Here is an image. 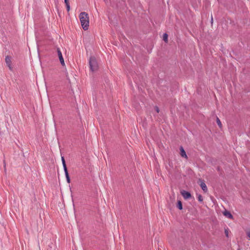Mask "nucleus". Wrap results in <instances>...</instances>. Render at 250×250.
Segmentation results:
<instances>
[{"label":"nucleus","mask_w":250,"mask_h":250,"mask_svg":"<svg viewBox=\"0 0 250 250\" xmlns=\"http://www.w3.org/2000/svg\"><path fill=\"white\" fill-rule=\"evenodd\" d=\"M81 25L84 30H86L89 26V17L87 13L81 12L79 15Z\"/></svg>","instance_id":"f257e3e1"},{"label":"nucleus","mask_w":250,"mask_h":250,"mask_svg":"<svg viewBox=\"0 0 250 250\" xmlns=\"http://www.w3.org/2000/svg\"><path fill=\"white\" fill-rule=\"evenodd\" d=\"M90 69L91 71H96L98 69L99 66L96 59L94 56H91L89 60Z\"/></svg>","instance_id":"f03ea898"},{"label":"nucleus","mask_w":250,"mask_h":250,"mask_svg":"<svg viewBox=\"0 0 250 250\" xmlns=\"http://www.w3.org/2000/svg\"><path fill=\"white\" fill-rule=\"evenodd\" d=\"M180 193L184 198L186 200L190 199L192 197L191 193L189 191L182 190L180 191Z\"/></svg>","instance_id":"7ed1b4c3"},{"label":"nucleus","mask_w":250,"mask_h":250,"mask_svg":"<svg viewBox=\"0 0 250 250\" xmlns=\"http://www.w3.org/2000/svg\"><path fill=\"white\" fill-rule=\"evenodd\" d=\"M57 53H58V57H59V60H60L61 64L62 66H64L65 65L64 61L62 52L59 48H57Z\"/></svg>","instance_id":"20e7f679"},{"label":"nucleus","mask_w":250,"mask_h":250,"mask_svg":"<svg viewBox=\"0 0 250 250\" xmlns=\"http://www.w3.org/2000/svg\"><path fill=\"white\" fill-rule=\"evenodd\" d=\"M5 62L8 66V67L9 68L10 70H12V62H11V57L10 56H6L5 57Z\"/></svg>","instance_id":"39448f33"},{"label":"nucleus","mask_w":250,"mask_h":250,"mask_svg":"<svg viewBox=\"0 0 250 250\" xmlns=\"http://www.w3.org/2000/svg\"><path fill=\"white\" fill-rule=\"evenodd\" d=\"M223 215L228 218L233 219V217L230 211L226 209L223 212Z\"/></svg>","instance_id":"423d86ee"},{"label":"nucleus","mask_w":250,"mask_h":250,"mask_svg":"<svg viewBox=\"0 0 250 250\" xmlns=\"http://www.w3.org/2000/svg\"><path fill=\"white\" fill-rule=\"evenodd\" d=\"M199 181L201 182V183L200 184L201 188L204 192H206L208 191V188L206 186V184H205L204 181L201 179H199Z\"/></svg>","instance_id":"0eeeda50"},{"label":"nucleus","mask_w":250,"mask_h":250,"mask_svg":"<svg viewBox=\"0 0 250 250\" xmlns=\"http://www.w3.org/2000/svg\"><path fill=\"white\" fill-rule=\"evenodd\" d=\"M180 155L182 157L187 159L188 156L186 154L185 150H184L183 146H181L180 147Z\"/></svg>","instance_id":"6e6552de"},{"label":"nucleus","mask_w":250,"mask_h":250,"mask_svg":"<svg viewBox=\"0 0 250 250\" xmlns=\"http://www.w3.org/2000/svg\"><path fill=\"white\" fill-rule=\"evenodd\" d=\"M64 173H65V177H66V181L68 183H70V176H69V173H68V170H67V168H66L65 169H64Z\"/></svg>","instance_id":"1a4fd4ad"},{"label":"nucleus","mask_w":250,"mask_h":250,"mask_svg":"<svg viewBox=\"0 0 250 250\" xmlns=\"http://www.w3.org/2000/svg\"><path fill=\"white\" fill-rule=\"evenodd\" d=\"M176 207L179 210L183 209L182 203L180 200L177 201Z\"/></svg>","instance_id":"9d476101"},{"label":"nucleus","mask_w":250,"mask_h":250,"mask_svg":"<svg viewBox=\"0 0 250 250\" xmlns=\"http://www.w3.org/2000/svg\"><path fill=\"white\" fill-rule=\"evenodd\" d=\"M61 159H62V162L63 169L67 168V167H66V163H65V161L64 157L63 156H62Z\"/></svg>","instance_id":"9b49d317"},{"label":"nucleus","mask_w":250,"mask_h":250,"mask_svg":"<svg viewBox=\"0 0 250 250\" xmlns=\"http://www.w3.org/2000/svg\"><path fill=\"white\" fill-rule=\"evenodd\" d=\"M163 40L167 42H168V35L167 33H164L163 36Z\"/></svg>","instance_id":"f8f14e48"},{"label":"nucleus","mask_w":250,"mask_h":250,"mask_svg":"<svg viewBox=\"0 0 250 250\" xmlns=\"http://www.w3.org/2000/svg\"><path fill=\"white\" fill-rule=\"evenodd\" d=\"M64 3H65V4L66 5L67 11L69 12L70 11V5H69V1L67 0V2L64 1Z\"/></svg>","instance_id":"ddd939ff"},{"label":"nucleus","mask_w":250,"mask_h":250,"mask_svg":"<svg viewBox=\"0 0 250 250\" xmlns=\"http://www.w3.org/2000/svg\"><path fill=\"white\" fill-rule=\"evenodd\" d=\"M216 122H217L218 125L219 126V127L222 128V125L221 124V122L220 119L218 117H217V119H216Z\"/></svg>","instance_id":"4468645a"},{"label":"nucleus","mask_w":250,"mask_h":250,"mask_svg":"<svg viewBox=\"0 0 250 250\" xmlns=\"http://www.w3.org/2000/svg\"><path fill=\"white\" fill-rule=\"evenodd\" d=\"M198 201L200 202H202L203 201V196H202V195L201 194H199L198 195Z\"/></svg>","instance_id":"2eb2a0df"},{"label":"nucleus","mask_w":250,"mask_h":250,"mask_svg":"<svg viewBox=\"0 0 250 250\" xmlns=\"http://www.w3.org/2000/svg\"><path fill=\"white\" fill-rule=\"evenodd\" d=\"M225 233L226 237H229V230L228 229H225Z\"/></svg>","instance_id":"dca6fc26"},{"label":"nucleus","mask_w":250,"mask_h":250,"mask_svg":"<svg viewBox=\"0 0 250 250\" xmlns=\"http://www.w3.org/2000/svg\"><path fill=\"white\" fill-rule=\"evenodd\" d=\"M155 109V111L157 112V113H159V111H160V109H159V108L157 106H155V107H154Z\"/></svg>","instance_id":"f3484780"},{"label":"nucleus","mask_w":250,"mask_h":250,"mask_svg":"<svg viewBox=\"0 0 250 250\" xmlns=\"http://www.w3.org/2000/svg\"><path fill=\"white\" fill-rule=\"evenodd\" d=\"M247 236L250 238V230L247 232Z\"/></svg>","instance_id":"a211bd4d"},{"label":"nucleus","mask_w":250,"mask_h":250,"mask_svg":"<svg viewBox=\"0 0 250 250\" xmlns=\"http://www.w3.org/2000/svg\"><path fill=\"white\" fill-rule=\"evenodd\" d=\"M211 23L213 22V18H212V17H211Z\"/></svg>","instance_id":"6ab92c4d"},{"label":"nucleus","mask_w":250,"mask_h":250,"mask_svg":"<svg viewBox=\"0 0 250 250\" xmlns=\"http://www.w3.org/2000/svg\"><path fill=\"white\" fill-rule=\"evenodd\" d=\"M217 170H218V171L220 170V167H217Z\"/></svg>","instance_id":"aec40b11"}]
</instances>
